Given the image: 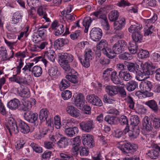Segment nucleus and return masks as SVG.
<instances>
[{"label":"nucleus","mask_w":160,"mask_h":160,"mask_svg":"<svg viewBox=\"0 0 160 160\" xmlns=\"http://www.w3.org/2000/svg\"><path fill=\"white\" fill-rule=\"evenodd\" d=\"M142 71H141V78H143V76H145L144 79H147L148 75H152L153 74L152 69L154 68L152 62H146L144 63L141 62V65Z\"/></svg>","instance_id":"obj_3"},{"label":"nucleus","mask_w":160,"mask_h":160,"mask_svg":"<svg viewBox=\"0 0 160 160\" xmlns=\"http://www.w3.org/2000/svg\"><path fill=\"white\" fill-rule=\"evenodd\" d=\"M72 95V92L70 91L66 90L62 92L61 96L63 99L68 100L71 97Z\"/></svg>","instance_id":"obj_48"},{"label":"nucleus","mask_w":160,"mask_h":160,"mask_svg":"<svg viewBox=\"0 0 160 160\" xmlns=\"http://www.w3.org/2000/svg\"><path fill=\"white\" fill-rule=\"evenodd\" d=\"M65 134L68 137H72L78 132V129L76 127L66 128L65 130Z\"/></svg>","instance_id":"obj_26"},{"label":"nucleus","mask_w":160,"mask_h":160,"mask_svg":"<svg viewBox=\"0 0 160 160\" xmlns=\"http://www.w3.org/2000/svg\"><path fill=\"white\" fill-rule=\"evenodd\" d=\"M49 112L46 108H42L41 110L39 112V119L42 122L46 120Z\"/></svg>","instance_id":"obj_34"},{"label":"nucleus","mask_w":160,"mask_h":160,"mask_svg":"<svg viewBox=\"0 0 160 160\" xmlns=\"http://www.w3.org/2000/svg\"><path fill=\"white\" fill-rule=\"evenodd\" d=\"M153 125L154 128H158L160 127V118H154L153 119Z\"/></svg>","instance_id":"obj_64"},{"label":"nucleus","mask_w":160,"mask_h":160,"mask_svg":"<svg viewBox=\"0 0 160 160\" xmlns=\"http://www.w3.org/2000/svg\"><path fill=\"white\" fill-rule=\"evenodd\" d=\"M20 94L21 97L23 98H28L30 96L29 90L27 88H25L22 89Z\"/></svg>","instance_id":"obj_56"},{"label":"nucleus","mask_w":160,"mask_h":160,"mask_svg":"<svg viewBox=\"0 0 160 160\" xmlns=\"http://www.w3.org/2000/svg\"><path fill=\"white\" fill-rule=\"evenodd\" d=\"M112 49L115 52V54H118L121 53L122 51V49L120 48V46H119L118 44L116 43L113 45Z\"/></svg>","instance_id":"obj_63"},{"label":"nucleus","mask_w":160,"mask_h":160,"mask_svg":"<svg viewBox=\"0 0 160 160\" xmlns=\"http://www.w3.org/2000/svg\"><path fill=\"white\" fill-rule=\"evenodd\" d=\"M129 147H130V143H127L118 146V148L122 152L128 153L129 151Z\"/></svg>","instance_id":"obj_52"},{"label":"nucleus","mask_w":160,"mask_h":160,"mask_svg":"<svg viewBox=\"0 0 160 160\" xmlns=\"http://www.w3.org/2000/svg\"><path fill=\"white\" fill-rule=\"evenodd\" d=\"M69 86V82L65 79H62L59 84V88L61 90L66 89Z\"/></svg>","instance_id":"obj_47"},{"label":"nucleus","mask_w":160,"mask_h":160,"mask_svg":"<svg viewBox=\"0 0 160 160\" xmlns=\"http://www.w3.org/2000/svg\"><path fill=\"white\" fill-rule=\"evenodd\" d=\"M59 62L63 69L66 71L70 69L68 63L71 62L74 60L73 56L70 53L61 52L58 54Z\"/></svg>","instance_id":"obj_1"},{"label":"nucleus","mask_w":160,"mask_h":160,"mask_svg":"<svg viewBox=\"0 0 160 160\" xmlns=\"http://www.w3.org/2000/svg\"><path fill=\"white\" fill-rule=\"evenodd\" d=\"M106 88L107 92L109 95L113 96L118 93L117 87L116 86L108 85Z\"/></svg>","instance_id":"obj_31"},{"label":"nucleus","mask_w":160,"mask_h":160,"mask_svg":"<svg viewBox=\"0 0 160 160\" xmlns=\"http://www.w3.org/2000/svg\"><path fill=\"white\" fill-rule=\"evenodd\" d=\"M72 102L78 107H82V105L85 104L84 97L81 93L76 94L73 96L72 98Z\"/></svg>","instance_id":"obj_8"},{"label":"nucleus","mask_w":160,"mask_h":160,"mask_svg":"<svg viewBox=\"0 0 160 160\" xmlns=\"http://www.w3.org/2000/svg\"><path fill=\"white\" fill-rule=\"evenodd\" d=\"M131 125L135 129H139L138 124L139 123V118L136 115L132 116L130 117Z\"/></svg>","instance_id":"obj_32"},{"label":"nucleus","mask_w":160,"mask_h":160,"mask_svg":"<svg viewBox=\"0 0 160 160\" xmlns=\"http://www.w3.org/2000/svg\"><path fill=\"white\" fill-rule=\"evenodd\" d=\"M6 126L10 134L11 133H17L18 132V129L17 127L16 122L12 117H10L8 118Z\"/></svg>","instance_id":"obj_4"},{"label":"nucleus","mask_w":160,"mask_h":160,"mask_svg":"<svg viewBox=\"0 0 160 160\" xmlns=\"http://www.w3.org/2000/svg\"><path fill=\"white\" fill-rule=\"evenodd\" d=\"M119 57L120 59L126 60H131L132 58V55L127 52H125L120 55Z\"/></svg>","instance_id":"obj_59"},{"label":"nucleus","mask_w":160,"mask_h":160,"mask_svg":"<svg viewBox=\"0 0 160 160\" xmlns=\"http://www.w3.org/2000/svg\"><path fill=\"white\" fill-rule=\"evenodd\" d=\"M60 156L62 159L56 158L54 160H73L74 159L73 157L71 155L64 153H61Z\"/></svg>","instance_id":"obj_49"},{"label":"nucleus","mask_w":160,"mask_h":160,"mask_svg":"<svg viewBox=\"0 0 160 160\" xmlns=\"http://www.w3.org/2000/svg\"><path fill=\"white\" fill-rule=\"evenodd\" d=\"M103 18L101 21L102 26L104 29L108 30L109 29V25L108 19L106 15H103Z\"/></svg>","instance_id":"obj_41"},{"label":"nucleus","mask_w":160,"mask_h":160,"mask_svg":"<svg viewBox=\"0 0 160 160\" xmlns=\"http://www.w3.org/2000/svg\"><path fill=\"white\" fill-rule=\"evenodd\" d=\"M142 125L143 129H145L147 131H151L153 129V127L150 120L149 118L147 116L145 117L142 121Z\"/></svg>","instance_id":"obj_24"},{"label":"nucleus","mask_w":160,"mask_h":160,"mask_svg":"<svg viewBox=\"0 0 160 160\" xmlns=\"http://www.w3.org/2000/svg\"><path fill=\"white\" fill-rule=\"evenodd\" d=\"M69 40L67 38H60L56 40L54 42L55 46L58 48H59L67 44Z\"/></svg>","instance_id":"obj_29"},{"label":"nucleus","mask_w":160,"mask_h":160,"mask_svg":"<svg viewBox=\"0 0 160 160\" xmlns=\"http://www.w3.org/2000/svg\"><path fill=\"white\" fill-rule=\"evenodd\" d=\"M129 51L133 54H135L138 49V46L135 42H130L128 47Z\"/></svg>","instance_id":"obj_38"},{"label":"nucleus","mask_w":160,"mask_h":160,"mask_svg":"<svg viewBox=\"0 0 160 160\" xmlns=\"http://www.w3.org/2000/svg\"><path fill=\"white\" fill-rule=\"evenodd\" d=\"M19 129L22 133L26 134L30 131V128L24 122L20 120L18 122Z\"/></svg>","instance_id":"obj_22"},{"label":"nucleus","mask_w":160,"mask_h":160,"mask_svg":"<svg viewBox=\"0 0 160 160\" xmlns=\"http://www.w3.org/2000/svg\"><path fill=\"white\" fill-rule=\"evenodd\" d=\"M112 70V68H107L106 69L103 73V78L105 80H107L108 79V77L110 76L111 72Z\"/></svg>","instance_id":"obj_58"},{"label":"nucleus","mask_w":160,"mask_h":160,"mask_svg":"<svg viewBox=\"0 0 160 160\" xmlns=\"http://www.w3.org/2000/svg\"><path fill=\"white\" fill-rule=\"evenodd\" d=\"M77 73L75 75H68L66 76V78L71 82L75 83L77 82Z\"/></svg>","instance_id":"obj_55"},{"label":"nucleus","mask_w":160,"mask_h":160,"mask_svg":"<svg viewBox=\"0 0 160 160\" xmlns=\"http://www.w3.org/2000/svg\"><path fill=\"white\" fill-rule=\"evenodd\" d=\"M125 24V19L123 17L120 18L118 21H115L114 22V29L116 30H121L124 27Z\"/></svg>","instance_id":"obj_28"},{"label":"nucleus","mask_w":160,"mask_h":160,"mask_svg":"<svg viewBox=\"0 0 160 160\" xmlns=\"http://www.w3.org/2000/svg\"><path fill=\"white\" fill-rule=\"evenodd\" d=\"M46 31L44 29L40 30L34 32L32 36V40L35 43L42 41L44 38Z\"/></svg>","instance_id":"obj_11"},{"label":"nucleus","mask_w":160,"mask_h":160,"mask_svg":"<svg viewBox=\"0 0 160 160\" xmlns=\"http://www.w3.org/2000/svg\"><path fill=\"white\" fill-rule=\"evenodd\" d=\"M7 51L4 48H0V60L4 61L7 59Z\"/></svg>","instance_id":"obj_46"},{"label":"nucleus","mask_w":160,"mask_h":160,"mask_svg":"<svg viewBox=\"0 0 160 160\" xmlns=\"http://www.w3.org/2000/svg\"><path fill=\"white\" fill-rule=\"evenodd\" d=\"M145 104L148 106L154 112H157L158 111V106L154 100H152L148 101L146 102Z\"/></svg>","instance_id":"obj_33"},{"label":"nucleus","mask_w":160,"mask_h":160,"mask_svg":"<svg viewBox=\"0 0 160 160\" xmlns=\"http://www.w3.org/2000/svg\"><path fill=\"white\" fill-rule=\"evenodd\" d=\"M119 75L121 78L126 81H128L132 78L130 73L127 71H120Z\"/></svg>","instance_id":"obj_36"},{"label":"nucleus","mask_w":160,"mask_h":160,"mask_svg":"<svg viewBox=\"0 0 160 160\" xmlns=\"http://www.w3.org/2000/svg\"><path fill=\"white\" fill-rule=\"evenodd\" d=\"M147 79H141V96L142 93L144 91H150L151 89L150 84L147 81H145Z\"/></svg>","instance_id":"obj_21"},{"label":"nucleus","mask_w":160,"mask_h":160,"mask_svg":"<svg viewBox=\"0 0 160 160\" xmlns=\"http://www.w3.org/2000/svg\"><path fill=\"white\" fill-rule=\"evenodd\" d=\"M9 80L11 82H15L21 85L27 83V81L24 78L18 75L12 76L9 78Z\"/></svg>","instance_id":"obj_27"},{"label":"nucleus","mask_w":160,"mask_h":160,"mask_svg":"<svg viewBox=\"0 0 160 160\" xmlns=\"http://www.w3.org/2000/svg\"><path fill=\"white\" fill-rule=\"evenodd\" d=\"M111 79L113 82L115 84H117L120 83V81L116 71H113L112 72Z\"/></svg>","instance_id":"obj_42"},{"label":"nucleus","mask_w":160,"mask_h":160,"mask_svg":"<svg viewBox=\"0 0 160 160\" xmlns=\"http://www.w3.org/2000/svg\"><path fill=\"white\" fill-rule=\"evenodd\" d=\"M127 68L130 72H135L136 74V79L140 81V70L139 65L133 63H130L127 66Z\"/></svg>","instance_id":"obj_14"},{"label":"nucleus","mask_w":160,"mask_h":160,"mask_svg":"<svg viewBox=\"0 0 160 160\" xmlns=\"http://www.w3.org/2000/svg\"><path fill=\"white\" fill-rule=\"evenodd\" d=\"M61 24L58 28H57L54 34L56 36H59L60 35L64 32V24Z\"/></svg>","instance_id":"obj_54"},{"label":"nucleus","mask_w":160,"mask_h":160,"mask_svg":"<svg viewBox=\"0 0 160 160\" xmlns=\"http://www.w3.org/2000/svg\"><path fill=\"white\" fill-rule=\"evenodd\" d=\"M36 101L34 99H32L30 101L28 100L25 101L23 103V108L22 110L24 111H29L32 107L35 105Z\"/></svg>","instance_id":"obj_20"},{"label":"nucleus","mask_w":160,"mask_h":160,"mask_svg":"<svg viewBox=\"0 0 160 160\" xmlns=\"http://www.w3.org/2000/svg\"><path fill=\"white\" fill-rule=\"evenodd\" d=\"M86 99L88 103L93 105L101 107L102 105V101L98 96L94 94L88 95Z\"/></svg>","instance_id":"obj_7"},{"label":"nucleus","mask_w":160,"mask_h":160,"mask_svg":"<svg viewBox=\"0 0 160 160\" xmlns=\"http://www.w3.org/2000/svg\"><path fill=\"white\" fill-rule=\"evenodd\" d=\"M20 105L19 101L16 99L14 98L11 100L7 104L8 107L11 110L17 109Z\"/></svg>","instance_id":"obj_25"},{"label":"nucleus","mask_w":160,"mask_h":160,"mask_svg":"<svg viewBox=\"0 0 160 160\" xmlns=\"http://www.w3.org/2000/svg\"><path fill=\"white\" fill-rule=\"evenodd\" d=\"M119 16V12L117 10H113L110 12L108 18L110 21H114L118 18Z\"/></svg>","instance_id":"obj_40"},{"label":"nucleus","mask_w":160,"mask_h":160,"mask_svg":"<svg viewBox=\"0 0 160 160\" xmlns=\"http://www.w3.org/2000/svg\"><path fill=\"white\" fill-rule=\"evenodd\" d=\"M128 30L129 32L133 34L134 33L139 32L140 31V27L139 26L132 25L128 28Z\"/></svg>","instance_id":"obj_61"},{"label":"nucleus","mask_w":160,"mask_h":160,"mask_svg":"<svg viewBox=\"0 0 160 160\" xmlns=\"http://www.w3.org/2000/svg\"><path fill=\"white\" fill-rule=\"evenodd\" d=\"M66 110L67 113L72 117L78 118L80 115L79 111L73 106L70 105L67 106Z\"/></svg>","instance_id":"obj_16"},{"label":"nucleus","mask_w":160,"mask_h":160,"mask_svg":"<svg viewBox=\"0 0 160 160\" xmlns=\"http://www.w3.org/2000/svg\"><path fill=\"white\" fill-rule=\"evenodd\" d=\"M103 9L102 8L98 10L97 11L92 13L91 16H94L96 18L99 17L100 18L102 19L103 17V16L106 15L105 14L103 13Z\"/></svg>","instance_id":"obj_57"},{"label":"nucleus","mask_w":160,"mask_h":160,"mask_svg":"<svg viewBox=\"0 0 160 160\" xmlns=\"http://www.w3.org/2000/svg\"><path fill=\"white\" fill-rule=\"evenodd\" d=\"M43 7H44V6L41 5L38 7L37 9V13L40 16L45 19L46 22H49L50 19L47 17L46 12L43 11Z\"/></svg>","instance_id":"obj_30"},{"label":"nucleus","mask_w":160,"mask_h":160,"mask_svg":"<svg viewBox=\"0 0 160 160\" xmlns=\"http://www.w3.org/2000/svg\"><path fill=\"white\" fill-rule=\"evenodd\" d=\"M133 132L132 130H130L128 132L129 136L132 139H134L136 138L139 135L140 133L139 129H135L133 128Z\"/></svg>","instance_id":"obj_45"},{"label":"nucleus","mask_w":160,"mask_h":160,"mask_svg":"<svg viewBox=\"0 0 160 160\" xmlns=\"http://www.w3.org/2000/svg\"><path fill=\"white\" fill-rule=\"evenodd\" d=\"M48 73L49 75L53 78H58L60 74L58 68L56 66H52L48 69Z\"/></svg>","instance_id":"obj_23"},{"label":"nucleus","mask_w":160,"mask_h":160,"mask_svg":"<svg viewBox=\"0 0 160 160\" xmlns=\"http://www.w3.org/2000/svg\"><path fill=\"white\" fill-rule=\"evenodd\" d=\"M23 14L22 12L17 11L12 15L11 23L14 24H17L22 21Z\"/></svg>","instance_id":"obj_18"},{"label":"nucleus","mask_w":160,"mask_h":160,"mask_svg":"<svg viewBox=\"0 0 160 160\" xmlns=\"http://www.w3.org/2000/svg\"><path fill=\"white\" fill-rule=\"evenodd\" d=\"M90 35L91 39L93 41H97L101 38L102 31L99 28H93L91 31Z\"/></svg>","instance_id":"obj_13"},{"label":"nucleus","mask_w":160,"mask_h":160,"mask_svg":"<svg viewBox=\"0 0 160 160\" xmlns=\"http://www.w3.org/2000/svg\"><path fill=\"white\" fill-rule=\"evenodd\" d=\"M57 144L59 148H65L68 145L67 139L64 137H62L57 142Z\"/></svg>","instance_id":"obj_37"},{"label":"nucleus","mask_w":160,"mask_h":160,"mask_svg":"<svg viewBox=\"0 0 160 160\" xmlns=\"http://www.w3.org/2000/svg\"><path fill=\"white\" fill-rule=\"evenodd\" d=\"M24 65V60L20 59L17 60L16 63V67L13 68L11 69L12 72L13 73V76H16L19 75L22 70V69Z\"/></svg>","instance_id":"obj_10"},{"label":"nucleus","mask_w":160,"mask_h":160,"mask_svg":"<svg viewBox=\"0 0 160 160\" xmlns=\"http://www.w3.org/2000/svg\"><path fill=\"white\" fill-rule=\"evenodd\" d=\"M104 120L110 124H115L116 123V118L114 116L107 115L105 117Z\"/></svg>","instance_id":"obj_50"},{"label":"nucleus","mask_w":160,"mask_h":160,"mask_svg":"<svg viewBox=\"0 0 160 160\" xmlns=\"http://www.w3.org/2000/svg\"><path fill=\"white\" fill-rule=\"evenodd\" d=\"M33 65V62L26 64L22 69V72L26 75H28L31 72L35 77H40L42 72V68L39 66H35L32 68Z\"/></svg>","instance_id":"obj_2"},{"label":"nucleus","mask_w":160,"mask_h":160,"mask_svg":"<svg viewBox=\"0 0 160 160\" xmlns=\"http://www.w3.org/2000/svg\"><path fill=\"white\" fill-rule=\"evenodd\" d=\"M92 21L91 18L89 17L85 18L83 20L82 24L83 26L85 28V32L88 31Z\"/></svg>","instance_id":"obj_39"},{"label":"nucleus","mask_w":160,"mask_h":160,"mask_svg":"<svg viewBox=\"0 0 160 160\" xmlns=\"http://www.w3.org/2000/svg\"><path fill=\"white\" fill-rule=\"evenodd\" d=\"M28 29V26H26L24 30L18 35V39L19 40H21L24 36L25 37H27L29 34Z\"/></svg>","instance_id":"obj_44"},{"label":"nucleus","mask_w":160,"mask_h":160,"mask_svg":"<svg viewBox=\"0 0 160 160\" xmlns=\"http://www.w3.org/2000/svg\"><path fill=\"white\" fill-rule=\"evenodd\" d=\"M83 144L87 148H92L94 146L93 137L87 133L83 134L82 136Z\"/></svg>","instance_id":"obj_5"},{"label":"nucleus","mask_w":160,"mask_h":160,"mask_svg":"<svg viewBox=\"0 0 160 160\" xmlns=\"http://www.w3.org/2000/svg\"><path fill=\"white\" fill-rule=\"evenodd\" d=\"M108 44L107 42L105 40H102L97 44L96 48L97 50L96 51V55L99 57L101 55L100 51H102L103 53L108 48Z\"/></svg>","instance_id":"obj_12"},{"label":"nucleus","mask_w":160,"mask_h":160,"mask_svg":"<svg viewBox=\"0 0 160 160\" xmlns=\"http://www.w3.org/2000/svg\"><path fill=\"white\" fill-rule=\"evenodd\" d=\"M54 125L57 129H59L61 127L60 117L58 115H56L54 117Z\"/></svg>","instance_id":"obj_51"},{"label":"nucleus","mask_w":160,"mask_h":160,"mask_svg":"<svg viewBox=\"0 0 160 160\" xmlns=\"http://www.w3.org/2000/svg\"><path fill=\"white\" fill-rule=\"evenodd\" d=\"M24 117L26 120L32 123L36 121L38 119V114L37 113L29 112L24 113Z\"/></svg>","instance_id":"obj_17"},{"label":"nucleus","mask_w":160,"mask_h":160,"mask_svg":"<svg viewBox=\"0 0 160 160\" xmlns=\"http://www.w3.org/2000/svg\"><path fill=\"white\" fill-rule=\"evenodd\" d=\"M25 142L22 138H20L17 142V144L15 148L17 150H19L23 147L24 145L25 144Z\"/></svg>","instance_id":"obj_60"},{"label":"nucleus","mask_w":160,"mask_h":160,"mask_svg":"<svg viewBox=\"0 0 160 160\" xmlns=\"http://www.w3.org/2000/svg\"><path fill=\"white\" fill-rule=\"evenodd\" d=\"M80 126L81 129L86 132H90L94 128V123L91 120L83 121L80 123Z\"/></svg>","instance_id":"obj_6"},{"label":"nucleus","mask_w":160,"mask_h":160,"mask_svg":"<svg viewBox=\"0 0 160 160\" xmlns=\"http://www.w3.org/2000/svg\"><path fill=\"white\" fill-rule=\"evenodd\" d=\"M155 149L150 150L147 153V157L151 159H155L158 158L159 155V151H160V147L156 145L155 146Z\"/></svg>","instance_id":"obj_15"},{"label":"nucleus","mask_w":160,"mask_h":160,"mask_svg":"<svg viewBox=\"0 0 160 160\" xmlns=\"http://www.w3.org/2000/svg\"><path fill=\"white\" fill-rule=\"evenodd\" d=\"M138 84L137 82L133 81H129L126 84V88L127 90L131 92L133 91L138 87Z\"/></svg>","instance_id":"obj_35"},{"label":"nucleus","mask_w":160,"mask_h":160,"mask_svg":"<svg viewBox=\"0 0 160 160\" xmlns=\"http://www.w3.org/2000/svg\"><path fill=\"white\" fill-rule=\"evenodd\" d=\"M81 137L78 136L72 139V151L75 152V154L77 153V152L78 151L80 146L81 143Z\"/></svg>","instance_id":"obj_19"},{"label":"nucleus","mask_w":160,"mask_h":160,"mask_svg":"<svg viewBox=\"0 0 160 160\" xmlns=\"http://www.w3.org/2000/svg\"><path fill=\"white\" fill-rule=\"evenodd\" d=\"M103 53L108 58L111 59L113 58L116 56L113 50H112L111 49L108 48L106 49Z\"/></svg>","instance_id":"obj_43"},{"label":"nucleus","mask_w":160,"mask_h":160,"mask_svg":"<svg viewBox=\"0 0 160 160\" xmlns=\"http://www.w3.org/2000/svg\"><path fill=\"white\" fill-rule=\"evenodd\" d=\"M80 109L83 111L84 113L86 114H90L91 113V108L88 106L85 105V104L82 105V107L78 108Z\"/></svg>","instance_id":"obj_62"},{"label":"nucleus","mask_w":160,"mask_h":160,"mask_svg":"<svg viewBox=\"0 0 160 160\" xmlns=\"http://www.w3.org/2000/svg\"><path fill=\"white\" fill-rule=\"evenodd\" d=\"M43 57L44 58H41V61L45 65L48 62L47 59H48L51 62H53L56 58L54 51L51 49L46 51L44 53Z\"/></svg>","instance_id":"obj_9"},{"label":"nucleus","mask_w":160,"mask_h":160,"mask_svg":"<svg viewBox=\"0 0 160 160\" xmlns=\"http://www.w3.org/2000/svg\"><path fill=\"white\" fill-rule=\"evenodd\" d=\"M30 146L32 148L33 150L37 153H40L42 152V148L35 143H32L31 144Z\"/></svg>","instance_id":"obj_53"}]
</instances>
